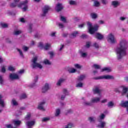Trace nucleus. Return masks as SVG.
I'll use <instances>...</instances> for the list:
<instances>
[{"label":"nucleus","instance_id":"nucleus-3","mask_svg":"<svg viewBox=\"0 0 128 128\" xmlns=\"http://www.w3.org/2000/svg\"><path fill=\"white\" fill-rule=\"evenodd\" d=\"M38 57L35 56L32 60V68L34 69L38 68H42V66L39 63H38Z\"/></svg>","mask_w":128,"mask_h":128},{"label":"nucleus","instance_id":"nucleus-28","mask_svg":"<svg viewBox=\"0 0 128 128\" xmlns=\"http://www.w3.org/2000/svg\"><path fill=\"white\" fill-rule=\"evenodd\" d=\"M112 6H114V8H116V6H120V2L118 1H112Z\"/></svg>","mask_w":128,"mask_h":128},{"label":"nucleus","instance_id":"nucleus-60","mask_svg":"<svg viewBox=\"0 0 128 128\" xmlns=\"http://www.w3.org/2000/svg\"><path fill=\"white\" fill-rule=\"evenodd\" d=\"M86 46L88 48L90 46V42H86Z\"/></svg>","mask_w":128,"mask_h":128},{"label":"nucleus","instance_id":"nucleus-4","mask_svg":"<svg viewBox=\"0 0 128 128\" xmlns=\"http://www.w3.org/2000/svg\"><path fill=\"white\" fill-rule=\"evenodd\" d=\"M28 0H25L24 1H23L21 3L18 4V8H22L24 12H26V10H28Z\"/></svg>","mask_w":128,"mask_h":128},{"label":"nucleus","instance_id":"nucleus-27","mask_svg":"<svg viewBox=\"0 0 128 128\" xmlns=\"http://www.w3.org/2000/svg\"><path fill=\"white\" fill-rule=\"evenodd\" d=\"M90 16L93 20H96V18H98V14L96 13L92 12L90 14Z\"/></svg>","mask_w":128,"mask_h":128},{"label":"nucleus","instance_id":"nucleus-54","mask_svg":"<svg viewBox=\"0 0 128 128\" xmlns=\"http://www.w3.org/2000/svg\"><path fill=\"white\" fill-rule=\"evenodd\" d=\"M60 20H62V22H66V20L64 17L62 16H61L60 17Z\"/></svg>","mask_w":128,"mask_h":128},{"label":"nucleus","instance_id":"nucleus-29","mask_svg":"<svg viewBox=\"0 0 128 128\" xmlns=\"http://www.w3.org/2000/svg\"><path fill=\"white\" fill-rule=\"evenodd\" d=\"M28 32L29 34H32V24H30L28 27Z\"/></svg>","mask_w":128,"mask_h":128},{"label":"nucleus","instance_id":"nucleus-33","mask_svg":"<svg viewBox=\"0 0 128 128\" xmlns=\"http://www.w3.org/2000/svg\"><path fill=\"white\" fill-rule=\"evenodd\" d=\"M60 114V108L56 109L55 116H58Z\"/></svg>","mask_w":128,"mask_h":128},{"label":"nucleus","instance_id":"nucleus-46","mask_svg":"<svg viewBox=\"0 0 128 128\" xmlns=\"http://www.w3.org/2000/svg\"><path fill=\"white\" fill-rule=\"evenodd\" d=\"M76 72V70L74 68H72L68 70L70 74H74Z\"/></svg>","mask_w":128,"mask_h":128},{"label":"nucleus","instance_id":"nucleus-61","mask_svg":"<svg viewBox=\"0 0 128 128\" xmlns=\"http://www.w3.org/2000/svg\"><path fill=\"white\" fill-rule=\"evenodd\" d=\"M88 36L86 34H83L81 36L82 38H86Z\"/></svg>","mask_w":128,"mask_h":128},{"label":"nucleus","instance_id":"nucleus-59","mask_svg":"<svg viewBox=\"0 0 128 128\" xmlns=\"http://www.w3.org/2000/svg\"><path fill=\"white\" fill-rule=\"evenodd\" d=\"M22 50H24V52H28V48L26 46H24L22 47Z\"/></svg>","mask_w":128,"mask_h":128},{"label":"nucleus","instance_id":"nucleus-51","mask_svg":"<svg viewBox=\"0 0 128 128\" xmlns=\"http://www.w3.org/2000/svg\"><path fill=\"white\" fill-rule=\"evenodd\" d=\"M72 126H74V124L72 123L68 124L67 126L66 127V128H72Z\"/></svg>","mask_w":128,"mask_h":128},{"label":"nucleus","instance_id":"nucleus-7","mask_svg":"<svg viewBox=\"0 0 128 128\" xmlns=\"http://www.w3.org/2000/svg\"><path fill=\"white\" fill-rule=\"evenodd\" d=\"M38 48H40L41 50H48V43L44 45L42 42H40L38 45Z\"/></svg>","mask_w":128,"mask_h":128},{"label":"nucleus","instance_id":"nucleus-47","mask_svg":"<svg viewBox=\"0 0 128 128\" xmlns=\"http://www.w3.org/2000/svg\"><path fill=\"white\" fill-rule=\"evenodd\" d=\"M93 66L94 67V68L96 70H100V65L96 64H94Z\"/></svg>","mask_w":128,"mask_h":128},{"label":"nucleus","instance_id":"nucleus-35","mask_svg":"<svg viewBox=\"0 0 128 128\" xmlns=\"http://www.w3.org/2000/svg\"><path fill=\"white\" fill-rule=\"evenodd\" d=\"M114 104V102L111 101L108 102V104H107V106L108 108H113Z\"/></svg>","mask_w":128,"mask_h":128},{"label":"nucleus","instance_id":"nucleus-15","mask_svg":"<svg viewBox=\"0 0 128 128\" xmlns=\"http://www.w3.org/2000/svg\"><path fill=\"white\" fill-rule=\"evenodd\" d=\"M63 92L64 94L62 95L61 96V100H64L66 98V96H68V90H66V89H64Z\"/></svg>","mask_w":128,"mask_h":128},{"label":"nucleus","instance_id":"nucleus-57","mask_svg":"<svg viewBox=\"0 0 128 128\" xmlns=\"http://www.w3.org/2000/svg\"><path fill=\"white\" fill-rule=\"evenodd\" d=\"M6 42L8 44H12V40H10V38H6Z\"/></svg>","mask_w":128,"mask_h":128},{"label":"nucleus","instance_id":"nucleus-18","mask_svg":"<svg viewBox=\"0 0 128 128\" xmlns=\"http://www.w3.org/2000/svg\"><path fill=\"white\" fill-rule=\"evenodd\" d=\"M66 80L64 78H60L56 83L57 86H60Z\"/></svg>","mask_w":128,"mask_h":128},{"label":"nucleus","instance_id":"nucleus-17","mask_svg":"<svg viewBox=\"0 0 128 128\" xmlns=\"http://www.w3.org/2000/svg\"><path fill=\"white\" fill-rule=\"evenodd\" d=\"M94 36L96 38H98V40H100L104 38V36L100 34V33H98V32L95 33Z\"/></svg>","mask_w":128,"mask_h":128},{"label":"nucleus","instance_id":"nucleus-1","mask_svg":"<svg viewBox=\"0 0 128 128\" xmlns=\"http://www.w3.org/2000/svg\"><path fill=\"white\" fill-rule=\"evenodd\" d=\"M128 44V42L124 40L120 41L119 44L116 46L115 50L118 60H122L124 56H126Z\"/></svg>","mask_w":128,"mask_h":128},{"label":"nucleus","instance_id":"nucleus-64","mask_svg":"<svg viewBox=\"0 0 128 128\" xmlns=\"http://www.w3.org/2000/svg\"><path fill=\"white\" fill-rule=\"evenodd\" d=\"M66 114H72V109H70V110H68L67 112H66Z\"/></svg>","mask_w":128,"mask_h":128},{"label":"nucleus","instance_id":"nucleus-14","mask_svg":"<svg viewBox=\"0 0 128 128\" xmlns=\"http://www.w3.org/2000/svg\"><path fill=\"white\" fill-rule=\"evenodd\" d=\"M48 90V84L46 83L45 85L42 88V94H46V92Z\"/></svg>","mask_w":128,"mask_h":128},{"label":"nucleus","instance_id":"nucleus-58","mask_svg":"<svg viewBox=\"0 0 128 128\" xmlns=\"http://www.w3.org/2000/svg\"><path fill=\"white\" fill-rule=\"evenodd\" d=\"M74 66L76 68H82V66H80V65L79 64H75Z\"/></svg>","mask_w":128,"mask_h":128},{"label":"nucleus","instance_id":"nucleus-11","mask_svg":"<svg viewBox=\"0 0 128 128\" xmlns=\"http://www.w3.org/2000/svg\"><path fill=\"white\" fill-rule=\"evenodd\" d=\"M55 10L58 12H61V10H64V6H62V4L60 3H58L56 5Z\"/></svg>","mask_w":128,"mask_h":128},{"label":"nucleus","instance_id":"nucleus-31","mask_svg":"<svg viewBox=\"0 0 128 128\" xmlns=\"http://www.w3.org/2000/svg\"><path fill=\"white\" fill-rule=\"evenodd\" d=\"M22 31L21 30H16L14 31V36H18L20 34H22Z\"/></svg>","mask_w":128,"mask_h":128},{"label":"nucleus","instance_id":"nucleus-30","mask_svg":"<svg viewBox=\"0 0 128 128\" xmlns=\"http://www.w3.org/2000/svg\"><path fill=\"white\" fill-rule=\"evenodd\" d=\"M83 104L86 106H92V102H83Z\"/></svg>","mask_w":128,"mask_h":128},{"label":"nucleus","instance_id":"nucleus-25","mask_svg":"<svg viewBox=\"0 0 128 128\" xmlns=\"http://www.w3.org/2000/svg\"><path fill=\"white\" fill-rule=\"evenodd\" d=\"M2 95H0V104H1V106L2 108L4 107V100H2Z\"/></svg>","mask_w":128,"mask_h":128},{"label":"nucleus","instance_id":"nucleus-21","mask_svg":"<svg viewBox=\"0 0 128 128\" xmlns=\"http://www.w3.org/2000/svg\"><path fill=\"white\" fill-rule=\"evenodd\" d=\"M120 106H122V108H128V101H126L124 102V101H122L121 104H120Z\"/></svg>","mask_w":128,"mask_h":128},{"label":"nucleus","instance_id":"nucleus-55","mask_svg":"<svg viewBox=\"0 0 128 128\" xmlns=\"http://www.w3.org/2000/svg\"><path fill=\"white\" fill-rule=\"evenodd\" d=\"M18 4H16V2H15L14 3H12L10 4V8H16V6H17Z\"/></svg>","mask_w":128,"mask_h":128},{"label":"nucleus","instance_id":"nucleus-41","mask_svg":"<svg viewBox=\"0 0 128 128\" xmlns=\"http://www.w3.org/2000/svg\"><path fill=\"white\" fill-rule=\"evenodd\" d=\"M11 104H12L14 106H18V102H16V100L14 99L12 100Z\"/></svg>","mask_w":128,"mask_h":128},{"label":"nucleus","instance_id":"nucleus-34","mask_svg":"<svg viewBox=\"0 0 128 128\" xmlns=\"http://www.w3.org/2000/svg\"><path fill=\"white\" fill-rule=\"evenodd\" d=\"M49 54L50 56V60H52L54 58V52H49Z\"/></svg>","mask_w":128,"mask_h":128},{"label":"nucleus","instance_id":"nucleus-44","mask_svg":"<svg viewBox=\"0 0 128 128\" xmlns=\"http://www.w3.org/2000/svg\"><path fill=\"white\" fill-rule=\"evenodd\" d=\"M0 72H3L4 74V72H6V67L4 66H1Z\"/></svg>","mask_w":128,"mask_h":128},{"label":"nucleus","instance_id":"nucleus-12","mask_svg":"<svg viewBox=\"0 0 128 128\" xmlns=\"http://www.w3.org/2000/svg\"><path fill=\"white\" fill-rule=\"evenodd\" d=\"M38 80V76H36L34 78V82L28 86V88H34V86H36V82H37Z\"/></svg>","mask_w":128,"mask_h":128},{"label":"nucleus","instance_id":"nucleus-36","mask_svg":"<svg viewBox=\"0 0 128 128\" xmlns=\"http://www.w3.org/2000/svg\"><path fill=\"white\" fill-rule=\"evenodd\" d=\"M28 98V96H26V94H22L20 96V100H24V98Z\"/></svg>","mask_w":128,"mask_h":128},{"label":"nucleus","instance_id":"nucleus-53","mask_svg":"<svg viewBox=\"0 0 128 128\" xmlns=\"http://www.w3.org/2000/svg\"><path fill=\"white\" fill-rule=\"evenodd\" d=\"M24 70H20L18 72V74H20V75L22 74H24Z\"/></svg>","mask_w":128,"mask_h":128},{"label":"nucleus","instance_id":"nucleus-32","mask_svg":"<svg viewBox=\"0 0 128 128\" xmlns=\"http://www.w3.org/2000/svg\"><path fill=\"white\" fill-rule=\"evenodd\" d=\"M99 118H100V119H98V122H102V120L104 119V118H106V115H104V114H102L100 116Z\"/></svg>","mask_w":128,"mask_h":128},{"label":"nucleus","instance_id":"nucleus-56","mask_svg":"<svg viewBox=\"0 0 128 128\" xmlns=\"http://www.w3.org/2000/svg\"><path fill=\"white\" fill-rule=\"evenodd\" d=\"M83 84L82 82L78 83L76 86V88H82Z\"/></svg>","mask_w":128,"mask_h":128},{"label":"nucleus","instance_id":"nucleus-13","mask_svg":"<svg viewBox=\"0 0 128 128\" xmlns=\"http://www.w3.org/2000/svg\"><path fill=\"white\" fill-rule=\"evenodd\" d=\"M46 102H42L39 103L38 106V110H42V112H44L46 110L44 108V106Z\"/></svg>","mask_w":128,"mask_h":128},{"label":"nucleus","instance_id":"nucleus-24","mask_svg":"<svg viewBox=\"0 0 128 128\" xmlns=\"http://www.w3.org/2000/svg\"><path fill=\"white\" fill-rule=\"evenodd\" d=\"M86 76L85 74L80 75V76L79 77H78V82H82V81L84 80V78H86Z\"/></svg>","mask_w":128,"mask_h":128},{"label":"nucleus","instance_id":"nucleus-9","mask_svg":"<svg viewBox=\"0 0 128 128\" xmlns=\"http://www.w3.org/2000/svg\"><path fill=\"white\" fill-rule=\"evenodd\" d=\"M120 88L122 90L121 92V96H126L128 92V88L126 86H121Z\"/></svg>","mask_w":128,"mask_h":128},{"label":"nucleus","instance_id":"nucleus-26","mask_svg":"<svg viewBox=\"0 0 128 128\" xmlns=\"http://www.w3.org/2000/svg\"><path fill=\"white\" fill-rule=\"evenodd\" d=\"M93 92L94 94H100V90L98 86H95L94 88H93Z\"/></svg>","mask_w":128,"mask_h":128},{"label":"nucleus","instance_id":"nucleus-43","mask_svg":"<svg viewBox=\"0 0 128 128\" xmlns=\"http://www.w3.org/2000/svg\"><path fill=\"white\" fill-rule=\"evenodd\" d=\"M20 56H22V58H24V54H22V50L20 49H18V48H16Z\"/></svg>","mask_w":128,"mask_h":128},{"label":"nucleus","instance_id":"nucleus-23","mask_svg":"<svg viewBox=\"0 0 128 128\" xmlns=\"http://www.w3.org/2000/svg\"><path fill=\"white\" fill-rule=\"evenodd\" d=\"M100 122V124L98 125V128H104L106 126V124L104 122H102L101 121Z\"/></svg>","mask_w":128,"mask_h":128},{"label":"nucleus","instance_id":"nucleus-10","mask_svg":"<svg viewBox=\"0 0 128 128\" xmlns=\"http://www.w3.org/2000/svg\"><path fill=\"white\" fill-rule=\"evenodd\" d=\"M42 14H40L42 18L46 16V14L48 12V6H45L42 9Z\"/></svg>","mask_w":128,"mask_h":128},{"label":"nucleus","instance_id":"nucleus-50","mask_svg":"<svg viewBox=\"0 0 128 128\" xmlns=\"http://www.w3.org/2000/svg\"><path fill=\"white\" fill-rule=\"evenodd\" d=\"M4 84V78L2 76L0 75V84Z\"/></svg>","mask_w":128,"mask_h":128},{"label":"nucleus","instance_id":"nucleus-6","mask_svg":"<svg viewBox=\"0 0 128 128\" xmlns=\"http://www.w3.org/2000/svg\"><path fill=\"white\" fill-rule=\"evenodd\" d=\"M107 40L108 42L111 44H115L116 42V38H114V36L112 34H110L107 37Z\"/></svg>","mask_w":128,"mask_h":128},{"label":"nucleus","instance_id":"nucleus-49","mask_svg":"<svg viewBox=\"0 0 128 128\" xmlns=\"http://www.w3.org/2000/svg\"><path fill=\"white\" fill-rule=\"evenodd\" d=\"M69 4H70V6H74V4H76V1L74 0H70L69 1Z\"/></svg>","mask_w":128,"mask_h":128},{"label":"nucleus","instance_id":"nucleus-48","mask_svg":"<svg viewBox=\"0 0 128 128\" xmlns=\"http://www.w3.org/2000/svg\"><path fill=\"white\" fill-rule=\"evenodd\" d=\"M42 122H48V118H42Z\"/></svg>","mask_w":128,"mask_h":128},{"label":"nucleus","instance_id":"nucleus-5","mask_svg":"<svg viewBox=\"0 0 128 128\" xmlns=\"http://www.w3.org/2000/svg\"><path fill=\"white\" fill-rule=\"evenodd\" d=\"M114 78L112 76L110 75H104L100 76L99 77H96L94 80H114Z\"/></svg>","mask_w":128,"mask_h":128},{"label":"nucleus","instance_id":"nucleus-2","mask_svg":"<svg viewBox=\"0 0 128 128\" xmlns=\"http://www.w3.org/2000/svg\"><path fill=\"white\" fill-rule=\"evenodd\" d=\"M87 26H88L89 32L91 34H94L98 30V24H96L92 27V23L88 22L87 23Z\"/></svg>","mask_w":128,"mask_h":128},{"label":"nucleus","instance_id":"nucleus-63","mask_svg":"<svg viewBox=\"0 0 128 128\" xmlns=\"http://www.w3.org/2000/svg\"><path fill=\"white\" fill-rule=\"evenodd\" d=\"M126 19V17H120V20H122V22H124V20H125Z\"/></svg>","mask_w":128,"mask_h":128},{"label":"nucleus","instance_id":"nucleus-52","mask_svg":"<svg viewBox=\"0 0 128 128\" xmlns=\"http://www.w3.org/2000/svg\"><path fill=\"white\" fill-rule=\"evenodd\" d=\"M94 6H96V7L100 6V2L98 1H94Z\"/></svg>","mask_w":128,"mask_h":128},{"label":"nucleus","instance_id":"nucleus-62","mask_svg":"<svg viewBox=\"0 0 128 128\" xmlns=\"http://www.w3.org/2000/svg\"><path fill=\"white\" fill-rule=\"evenodd\" d=\"M6 126L7 128H12V124H6Z\"/></svg>","mask_w":128,"mask_h":128},{"label":"nucleus","instance_id":"nucleus-45","mask_svg":"<svg viewBox=\"0 0 128 128\" xmlns=\"http://www.w3.org/2000/svg\"><path fill=\"white\" fill-rule=\"evenodd\" d=\"M93 46H94V48H100V45H98V44L95 42L93 44Z\"/></svg>","mask_w":128,"mask_h":128},{"label":"nucleus","instance_id":"nucleus-19","mask_svg":"<svg viewBox=\"0 0 128 128\" xmlns=\"http://www.w3.org/2000/svg\"><path fill=\"white\" fill-rule=\"evenodd\" d=\"M96 117L90 116L88 118V120L90 124H94L96 122Z\"/></svg>","mask_w":128,"mask_h":128},{"label":"nucleus","instance_id":"nucleus-8","mask_svg":"<svg viewBox=\"0 0 128 128\" xmlns=\"http://www.w3.org/2000/svg\"><path fill=\"white\" fill-rule=\"evenodd\" d=\"M9 78L12 80H20V76L16 73H11L9 75Z\"/></svg>","mask_w":128,"mask_h":128},{"label":"nucleus","instance_id":"nucleus-20","mask_svg":"<svg viewBox=\"0 0 128 128\" xmlns=\"http://www.w3.org/2000/svg\"><path fill=\"white\" fill-rule=\"evenodd\" d=\"M78 31L74 32L70 36V38H74L76 37V36H78Z\"/></svg>","mask_w":128,"mask_h":128},{"label":"nucleus","instance_id":"nucleus-37","mask_svg":"<svg viewBox=\"0 0 128 128\" xmlns=\"http://www.w3.org/2000/svg\"><path fill=\"white\" fill-rule=\"evenodd\" d=\"M13 122L15 126H20V124H22V122L20 120H14Z\"/></svg>","mask_w":128,"mask_h":128},{"label":"nucleus","instance_id":"nucleus-39","mask_svg":"<svg viewBox=\"0 0 128 128\" xmlns=\"http://www.w3.org/2000/svg\"><path fill=\"white\" fill-rule=\"evenodd\" d=\"M101 72H111L110 68H105L102 70Z\"/></svg>","mask_w":128,"mask_h":128},{"label":"nucleus","instance_id":"nucleus-42","mask_svg":"<svg viewBox=\"0 0 128 128\" xmlns=\"http://www.w3.org/2000/svg\"><path fill=\"white\" fill-rule=\"evenodd\" d=\"M8 70L10 72H14V70H16V69L12 66H10L8 68Z\"/></svg>","mask_w":128,"mask_h":128},{"label":"nucleus","instance_id":"nucleus-38","mask_svg":"<svg viewBox=\"0 0 128 128\" xmlns=\"http://www.w3.org/2000/svg\"><path fill=\"white\" fill-rule=\"evenodd\" d=\"M0 26H1L2 28H8V24H4V23L1 22L0 24Z\"/></svg>","mask_w":128,"mask_h":128},{"label":"nucleus","instance_id":"nucleus-40","mask_svg":"<svg viewBox=\"0 0 128 128\" xmlns=\"http://www.w3.org/2000/svg\"><path fill=\"white\" fill-rule=\"evenodd\" d=\"M31 114L30 113L28 112V113L27 115L26 116L25 119L26 120H30V116H31Z\"/></svg>","mask_w":128,"mask_h":128},{"label":"nucleus","instance_id":"nucleus-22","mask_svg":"<svg viewBox=\"0 0 128 128\" xmlns=\"http://www.w3.org/2000/svg\"><path fill=\"white\" fill-rule=\"evenodd\" d=\"M34 124H36V122L34 120L26 122V124L28 126H29V128H30V126H34Z\"/></svg>","mask_w":128,"mask_h":128},{"label":"nucleus","instance_id":"nucleus-16","mask_svg":"<svg viewBox=\"0 0 128 128\" xmlns=\"http://www.w3.org/2000/svg\"><path fill=\"white\" fill-rule=\"evenodd\" d=\"M100 101V98L98 97H95L91 100L92 104H98Z\"/></svg>","mask_w":128,"mask_h":128}]
</instances>
